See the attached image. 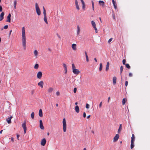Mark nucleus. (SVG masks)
<instances>
[{"label": "nucleus", "mask_w": 150, "mask_h": 150, "mask_svg": "<svg viewBox=\"0 0 150 150\" xmlns=\"http://www.w3.org/2000/svg\"><path fill=\"white\" fill-rule=\"evenodd\" d=\"M117 78L116 77L114 76L113 77L112 81L113 84L115 85L116 83Z\"/></svg>", "instance_id": "obj_16"}, {"label": "nucleus", "mask_w": 150, "mask_h": 150, "mask_svg": "<svg viewBox=\"0 0 150 150\" xmlns=\"http://www.w3.org/2000/svg\"><path fill=\"white\" fill-rule=\"evenodd\" d=\"M103 68V66L102 64L101 63H100V67L99 69V70L100 71H101L102 69Z\"/></svg>", "instance_id": "obj_28"}, {"label": "nucleus", "mask_w": 150, "mask_h": 150, "mask_svg": "<svg viewBox=\"0 0 150 150\" xmlns=\"http://www.w3.org/2000/svg\"><path fill=\"white\" fill-rule=\"evenodd\" d=\"M4 13L3 12H2L1 13L0 16V21H1L4 18Z\"/></svg>", "instance_id": "obj_17"}, {"label": "nucleus", "mask_w": 150, "mask_h": 150, "mask_svg": "<svg viewBox=\"0 0 150 150\" xmlns=\"http://www.w3.org/2000/svg\"><path fill=\"white\" fill-rule=\"evenodd\" d=\"M86 61L87 62H88L89 61V59H88V57H86Z\"/></svg>", "instance_id": "obj_50"}, {"label": "nucleus", "mask_w": 150, "mask_h": 150, "mask_svg": "<svg viewBox=\"0 0 150 150\" xmlns=\"http://www.w3.org/2000/svg\"><path fill=\"white\" fill-rule=\"evenodd\" d=\"M26 34L25 30V28L23 27L22 28V41L23 46L25 50L26 47Z\"/></svg>", "instance_id": "obj_1"}, {"label": "nucleus", "mask_w": 150, "mask_h": 150, "mask_svg": "<svg viewBox=\"0 0 150 150\" xmlns=\"http://www.w3.org/2000/svg\"><path fill=\"white\" fill-rule=\"evenodd\" d=\"M94 60L96 62H97V59L96 58H94Z\"/></svg>", "instance_id": "obj_63"}, {"label": "nucleus", "mask_w": 150, "mask_h": 150, "mask_svg": "<svg viewBox=\"0 0 150 150\" xmlns=\"http://www.w3.org/2000/svg\"><path fill=\"white\" fill-rule=\"evenodd\" d=\"M112 17L115 20V15L114 14H113L112 15Z\"/></svg>", "instance_id": "obj_58"}, {"label": "nucleus", "mask_w": 150, "mask_h": 150, "mask_svg": "<svg viewBox=\"0 0 150 150\" xmlns=\"http://www.w3.org/2000/svg\"><path fill=\"white\" fill-rule=\"evenodd\" d=\"M76 84L78 85H80L81 84V81L78 79L76 80Z\"/></svg>", "instance_id": "obj_30"}, {"label": "nucleus", "mask_w": 150, "mask_h": 150, "mask_svg": "<svg viewBox=\"0 0 150 150\" xmlns=\"http://www.w3.org/2000/svg\"><path fill=\"white\" fill-rule=\"evenodd\" d=\"M2 11V7L1 6H0V11L1 12Z\"/></svg>", "instance_id": "obj_54"}, {"label": "nucleus", "mask_w": 150, "mask_h": 150, "mask_svg": "<svg viewBox=\"0 0 150 150\" xmlns=\"http://www.w3.org/2000/svg\"><path fill=\"white\" fill-rule=\"evenodd\" d=\"M86 107L87 109H88L89 108V105L88 103H86Z\"/></svg>", "instance_id": "obj_41"}, {"label": "nucleus", "mask_w": 150, "mask_h": 150, "mask_svg": "<svg viewBox=\"0 0 150 150\" xmlns=\"http://www.w3.org/2000/svg\"><path fill=\"white\" fill-rule=\"evenodd\" d=\"M134 140H135V137L134 136V134H132V137H131V142H134Z\"/></svg>", "instance_id": "obj_29"}, {"label": "nucleus", "mask_w": 150, "mask_h": 150, "mask_svg": "<svg viewBox=\"0 0 150 150\" xmlns=\"http://www.w3.org/2000/svg\"><path fill=\"white\" fill-rule=\"evenodd\" d=\"M126 60L125 59H124L123 60H122V63H123V64H124V65H125L126 64H125V63H126Z\"/></svg>", "instance_id": "obj_45"}, {"label": "nucleus", "mask_w": 150, "mask_h": 150, "mask_svg": "<svg viewBox=\"0 0 150 150\" xmlns=\"http://www.w3.org/2000/svg\"><path fill=\"white\" fill-rule=\"evenodd\" d=\"M44 85V83L42 81H41L38 83V85L42 88Z\"/></svg>", "instance_id": "obj_12"}, {"label": "nucleus", "mask_w": 150, "mask_h": 150, "mask_svg": "<svg viewBox=\"0 0 150 150\" xmlns=\"http://www.w3.org/2000/svg\"><path fill=\"white\" fill-rule=\"evenodd\" d=\"M127 101V99L125 98H123L122 101V103L123 105H125V103Z\"/></svg>", "instance_id": "obj_31"}, {"label": "nucleus", "mask_w": 150, "mask_h": 150, "mask_svg": "<svg viewBox=\"0 0 150 150\" xmlns=\"http://www.w3.org/2000/svg\"><path fill=\"white\" fill-rule=\"evenodd\" d=\"M19 134H17V139L18 140H19Z\"/></svg>", "instance_id": "obj_60"}, {"label": "nucleus", "mask_w": 150, "mask_h": 150, "mask_svg": "<svg viewBox=\"0 0 150 150\" xmlns=\"http://www.w3.org/2000/svg\"><path fill=\"white\" fill-rule=\"evenodd\" d=\"M132 74L131 73H130L129 74V76L130 77H132Z\"/></svg>", "instance_id": "obj_53"}, {"label": "nucleus", "mask_w": 150, "mask_h": 150, "mask_svg": "<svg viewBox=\"0 0 150 150\" xmlns=\"http://www.w3.org/2000/svg\"><path fill=\"white\" fill-rule=\"evenodd\" d=\"M102 105V102H101L100 103L99 105V107L100 108H101Z\"/></svg>", "instance_id": "obj_43"}, {"label": "nucleus", "mask_w": 150, "mask_h": 150, "mask_svg": "<svg viewBox=\"0 0 150 150\" xmlns=\"http://www.w3.org/2000/svg\"><path fill=\"white\" fill-rule=\"evenodd\" d=\"M17 4V2L16 1H14V9H16V6Z\"/></svg>", "instance_id": "obj_36"}, {"label": "nucleus", "mask_w": 150, "mask_h": 150, "mask_svg": "<svg viewBox=\"0 0 150 150\" xmlns=\"http://www.w3.org/2000/svg\"><path fill=\"white\" fill-rule=\"evenodd\" d=\"M91 23L92 24V25L93 27L96 26V24L93 21H91Z\"/></svg>", "instance_id": "obj_26"}, {"label": "nucleus", "mask_w": 150, "mask_h": 150, "mask_svg": "<svg viewBox=\"0 0 150 150\" xmlns=\"http://www.w3.org/2000/svg\"><path fill=\"white\" fill-rule=\"evenodd\" d=\"M72 70L74 69H76L75 66L74 64H73L72 65Z\"/></svg>", "instance_id": "obj_39"}, {"label": "nucleus", "mask_w": 150, "mask_h": 150, "mask_svg": "<svg viewBox=\"0 0 150 150\" xmlns=\"http://www.w3.org/2000/svg\"><path fill=\"white\" fill-rule=\"evenodd\" d=\"M35 114L34 112H33L31 115V117L32 119H33L34 117Z\"/></svg>", "instance_id": "obj_32"}, {"label": "nucleus", "mask_w": 150, "mask_h": 150, "mask_svg": "<svg viewBox=\"0 0 150 150\" xmlns=\"http://www.w3.org/2000/svg\"><path fill=\"white\" fill-rule=\"evenodd\" d=\"M82 4V8L83 10H84L85 8V3Z\"/></svg>", "instance_id": "obj_38"}, {"label": "nucleus", "mask_w": 150, "mask_h": 150, "mask_svg": "<svg viewBox=\"0 0 150 150\" xmlns=\"http://www.w3.org/2000/svg\"><path fill=\"white\" fill-rule=\"evenodd\" d=\"M109 62H108L107 63V65L106 67L105 70L106 71H107L109 69Z\"/></svg>", "instance_id": "obj_22"}, {"label": "nucleus", "mask_w": 150, "mask_h": 150, "mask_svg": "<svg viewBox=\"0 0 150 150\" xmlns=\"http://www.w3.org/2000/svg\"><path fill=\"white\" fill-rule=\"evenodd\" d=\"M77 35H79L80 33V29L79 26V25L77 26Z\"/></svg>", "instance_id": "obj_19"}, {"label": "nucleus", "mask_w": 150, "mask_h": 150, "mask_svg": "<svg viewBox=\"0 0 150 150\" xmlns=\"http://www.w3.org/2000/svg\"><path fill=\"white\" fill-rule=\"evenodd\" d=\"M62 126L63 131L64 132H65L67 131V125L65 119L64 118L62 120Z\"/></svg>", "instance_id": "obj_2"}, {"label": "nucleus", "mask_w": 150, "mask_h": 150, "mask_svg": "<svg viewBox=\"0 0 150 150\" xmlns=\"http://www.w3.org/2000/svg\"><path fill=\"white\" fill-rule=\"evenodd\" d=\"M43 13L44 15V16H47L45 10H44V11H43Z\"/></svg>", "instance_id": "obj_40"}, {"label": "nucleus", "mask_w": 150, "mask_h": 150, "mask_svg": "<svg viewBox=\"0 0 150 150\" xmlns=\"http://www.w3.org/2000/svg\"><path fill=\"white\" fill-rule=\"evenodd\" d=\"M26 130L27 129H24V132L25 134L26 132Z\"/></svg>", "instance_id": "obj_55"}, {"label": "nucleus", "mask_w": 150, "mask_h": 150, "mask_svg": "<svg viewBox=\"0 0 150 150\" xmlns=\"http://www.w3.org/2000/svg\"><path fill=\"white\" fill-rule=\"evenodd\" d=\"M112 39H112V38H111L109 39V40H108V43H110L112 41Z\"/></svg>", "instance_id": "obj_44"}, {"label": "nucleus", "mask_w": 150, "mask_h": 150, "mask_svg": "<svg viewBox=\"0 0 150 150\" xmlns=\"http://www.w3.org/2000/svg\"><path fill=\"white\" fill-rule=\"evenodd\" d=\"M42 76V73L41 71H39L38 72L37 74V77L38 79H40Z\"/></svg>", "instance_id": "obj_6"}, {"label": "nucleus", "mask_w": 150, "mask_h": 150, "mask_svg": "<svg viewBox=\"0 0 150 150\" xmlns=\"http://www.w3.org/2000/svg\"><path fill=\"white\" fill-rule=\"evenodd\" d=\"M53 89H54L53 88H52L50 87V88H49V89L48 90V93H51L53 90Z\"/></svg>", "instance_id": "obj_24"}, {"label": "nucleus", "mask_w": 150, "mask_h": 150, "mask_svg": "<svg viewBox=\"0 0 150 150\" xmlns=\"http://www.w3.org/2000/svg\"><path fill=\"white\" fill-rule=\"evenodd\" d=\"M77 88H74V93H76V92Z\"/></svg>", "instance_id": "obj_46"}, {"label": "nucleus", "mask_w": 150, "mask_h": 150, "mask_svg": "<svg viewBox=\"0 0 150 150\" xmlns=\"http://www.w3.org/2000/svg\"><path fill=\"white\" fill-rule=\"evenodd\" d=\"M39 115L40 117H42L43 116L42 111V110L41 109H40L39 110Z\"/></svg>", "instance_id": "obj_18"}, {"label": "nucleus", "mask_w": 150, "mask_h": 150, "mask_svg": "<svg viewBox=\"0 0 150 150\" xmlns=\"http://www.w3.org/2000/svg\"><path fill=\"white\" fill-rule=\"evenodd\" d=\"M125 65L126 67L128 69H129L130 68V66L129 64H125Z\"/></svg>", "instance_id": "obj_37"}, {"label": "nucleus", "mask_w": 150, "mask_h": 150, "mask_svg": "<svg viewBox=\"0 0 150 150\" xmlns=\"http://www.w3.org/2000/svg\"><path fill=\"white\" fill-rule=\"evenodd\" d=\"M44 20L46 24H48V22L47 20V16H44Z\"/></svg>", "instance_id": "obj_25"}, {"label": "nucleus", "mask_w": 150, "mask_h": 150, "mask_svg": "<svg viewBox=\"0 0 150 150\" xmlns=\"http://www.w3.org/2000/svg\"><path fill=\"white\" fill-rule=\"evenodd\" d=\"M71 47L74 50H76V45L75 44H73L71 46Z\"/></svg>", "instance_id": "obj_15"}, {"label": "nucleus", "mask_w": 150, "mask_h": 150, "mask_svg": "<svg viewBox=\"0 0 150 150\" xmlns=\"http://www.w3.org/2000/svg\"><path fill=\"white\" fill-rule=\"evenodd\" d=\"M128 84V82L127 81H126L125 82V85L126 86H127Z\"/></svg>", "instance_id": "obj_49"}, {"label": "nucleus", "mask_w": 150, "mask_h": 150, "mask_svg": "<svg viewBox=\"0 0 150 150\" xmlns=\"http://www.w3.org/2000/svg\"><path fill=\"white\" fill-rule=\"evenodd\" d=\"M33 54L34 55L35 58H38L39 54V52L37 50H34L33 52Z\"/></svg>", "instance_id": "obj_4"}, {"label": "nucleus", "mask_w": 150, "mask_h": 150, "mask_svg": "<svg viewBox=\"0 0 150 150\" xmlns=\"http://www.w3.org/2000/svg\"><path fill=\"white\" fill-rule=\"evenodd\" d=\"M91 3H92V6H94V2L93 1H91Z\"/></svg>", "instance_id": "obj_59"}, {"label": "nucleus", "mask_w": 150, "mask_h": 150, "mask_svg": "<svg viewBox=\"0 0 150 150\" xmlns=\"http://www.w3.org/2000/svg\"><path fill=\"white\" fill-rule=\"evenodd\" d=\"M35 8L36 12L38 15L40 16L41 14V11L37 3L35 4Z\"/></svg>", "instance_id": "obj_3"}, {"label": "nucleus", "mask_w": 150, "mask_h": 150, "mask_svg": "<svg viewBox=\"0 0 150 150\" xmlns=\"http://www.w3.org/2000/svg\"><path fill=\"white\" fill-rule=\"evenodd\" d=\"M119 137V135L118 134H116L115 137H114L113 139V142H116L118 139Z\"/></svg>", "instance_id": "obj_9"}, {"label": "nucleus", "mask_w": 150, "mask_h": 150, "mask_svg": "<svg viewBox=\"0 0 150 150\" xmlns=\"http://www.w3.org/2000/svg\"><path fill=\"white\" fill-rule=\"evenodd\" d=\"M73 72L75 74H79L80 73V71L77 69H75L72 70Z\"/></svg>", "instance_id": "obj_5"}, {"label": "nucleus", "mask_w": 150, "mask_h": 150, "mask_svg": "<svg viewBox=\"0 0 150 150\" xmlns=\"http://www.w3.org/2000/svg\"><path fill=\"white\" fill-rule=\"evenodd\" d=\"M86 113L85 112H84L83 113V117H86Z\"/></svg>", "instance_id": "obj_51"}, {"label": "nucleus", "mask_w": 150, "mask_h": 150, "mask_svg": "<svg viewBox=\"0 0 150 150\" xmlns=\"http://www.w3.org/2000/svg\"><path fill=\"white\" fill-rule=\"evenodd\" d=\"M11 15L10 13L8 15V16L7 17L6 22H11Z\"/></svg>", "instance_id": "obj_14"}, {"label": "nucleus", "mask_w": 150, "mask_h": 150, "mask_svg": "<svg viewBox=\"0 0 150 150\" xmlns=\"http://www.w3.org/2000/svg\"><path fill=\"white\" fill-rule=\"evenodd\" d=\"M113 4V6H114L115 8V9H116L117 8L116 6V3H115L114 4Z\"/></svg>", "instance_id": "obj_42"}, {"label": "nucleus", "mask_w": 150, "mask_h": 150, "mask_svg": "<svg viewBox=\"0 0 150 150\" xmlns=\"http://www.w3.org/2000/svg\"><path fill=\"white\" fill-rule=\"evenodd\" d=\"M75 5L76 8L77 10H79L80 9V8L78 4V2L77 0H75Z\"/></svg>", "instance_id": "obj_8"}, {"label": "nucleus", "mask_w": 150, "mask_h": 150, "mask_svg": "<svg viewBox=\"0 0 150 150\" xmlns=\"http://www.w3.org/2000/svg\"><path fill=\"white\" fill-rule=\"evenodd\" d=\"M64 70V71H65V74H66L67 73V69H65Z\"/></svg>", "instance_id": "obj_56"}, {"label": "nucleus", "mask_w": 150, "mask_h": 150, "mask_svg": "<svg viewBox=\"0 0 150 150\" xmlns=\"http://www.w3.org/2000/svg\"><path fill=\"white\" fill-rule=\"evenodd\" d=\"M134 142H131V149H132L134 147Z\"/></svg>", "instance_id": "obj_35"}, {"label": "nucleus", "mask_w": 150, "mask_h": 150, "mask_svg": "<svg viewBox=\"0 0 150 150\" xmlns=\"http://www.w3.org/2000/svg\"><path fill=\"white\" fill-rule=\"evenodd\" d=\"M12 118V116H11L6 119V121L8 124H10L11 123V119Z\"/></svg>", "instance_id": "obj_11"}, {"label": "nucleus", "mask_w": 150, "mask_h": 150, "mask_svg": "<svg viewBox=\"0 0 150 150\" xmlns=\"http://www.w3.org/2000/svg\"><path fill=\"white\" fill-rule=\"evenodd\" d=\"M85 54L86 57H88V56L87 55V52L86 51L85 52Z\"/></svg>", "instance_id": "obj_52"}, {"label": "nucleus", "mask_w": 150, "mask_h": 150, "mask_svg": "<svg viewBox=\"0 0 150 150\" xmlns=\"http://www.w3.org/2000/svg\"><path fill=\"white\" fill-rule=\"evenodd\" d=\"M92 9L93 11H94V6H92Z\"/></svg>", "instance_id": "obj_62"}, {"label": "nucleus", "mask_w": 150, "mask_h": 150, "mask_svg": "<svg viewBox=\"0 0 150 150\" xmlns=\"http://www.w3.org/2000/svg\"><path fill=\"white\" fill-rule=\"evenodd\" d=\"M99 5L102 6L103 7H104L105 6L104 2L103 1H99Z\"/></svg>", "instance_id": "obj_13"}, {"label": "nucleus", "mask_w": 150, "mask_h": 150, "mask_svg": "<svg viewBox=\"0 0 150 150\" xmlns=\"http://www.w3.org/2000/svg\"><path fill=\"white\" fill-rule=\"evenodd\" d=\"M26 123V122L25 121L22 124V127L23 128V129H27Z\"/></svg>", "instance_id": "obj_20"}, {"label": "nucleus", "mask_w": 150, "mask_h": 150, "mask_svg": "<svg viewBox=\"0 0 150 150\" xmlns=\"http://www.w3.org/2000/svg\"><path fill=\"white\" fill-rule=\"evenodd\" d=\"M122 124H121L120 125V126L119 127V129L118 130V133H119L122 130Z\"/></svg>", "instance_id": "obj_23"}, {"label": "nucleus", "mask_w": 150, "mask_h": 150, "mask_svg": "<svg viewBox=\"0 0 150 150\" xmlns=\"http://www.w3.org/2000/svg\"><path fill=\"white\" fill-rule=\"evenodd\" d=\"M63 66L64 69V70L65 69H67V65L65 64H63Z\"/></svg>", "instance_id": "obj_34"}, {"label": "nucleus", "mask_w": 150, "mask_h": 150, "mask_svg": "<svg viewBox=\"0 0 150 150\" xmlns=\"http://www.w3.org/2000/svg\"><path fill=\"white\" fill-rule=\"evenodd\" d=\"M81 0V2L82 4L84 3V2L83 1V0Z\"/></svg>", "instance_id": "obj_61"}, {"label": "nucleus", "mask_w": 150, "mask_h": 150, "mask_svg": "<svg viewBox=\"0 0 150 150\" xmlns=\"http://www.w3.org/2000/svg\"><path fill=\"white\" fill-rule=\"evenodd\" d=\"M90 116H91L90 115H88L87 117V119L89 118L90 117Z\"/></svg>", "instance_id": "obj_64"}, {"label": "nucleus", "mask_w": 150, "mask_h": 150, "mask_svg": "<svg viewBox=\"0 0 150 150\" xmlns=\"http://www.w3.org/2000/svg\"><path fill=\"white\" fill-rule=\"evenodd\" d=\"M75 110L76 112L77 113H79V106L78 105H76L75 108Z\"/></svg>", "instance_id": "obj_21"}, {"label": "nucleus", "mask_w": 150, "mask_h": 150, "mask_svg": "<svg viewBox=\"0 0 150 150\" xmlns=\"http://www.w3.org/2000/svg\"><path fill=\"white\" fill-rule=\"evenodd\" d=\"M56 94L57 96H59L60 95V93L59 91H57L56 93Z\"/></svg>", "instance_id": "obj_48"}, {"label": "nucleus", "mask_w": 150, "mask_h": 150, "mask_svg": "<svg viewBox=\"0 0 150 150\" xmlns=\"http://www.w3.org/2000/svg\"><path fill=\"white\" fill-rule=\"evenodd\" d=\"M39 68V65L38 64H35L34 66V68L35 69H37Z\"/></svg>", "instance_id": "obj_27"}, {"label": "nucleus", "mask_w": 150, "mask_h": 150, "mask_svg": "<svg viewBox=\"0 0 150 150\" xmlns=\"http://www.w3.org/2000/svg\"><path fill=\"white\" fill-rule=\"evenodd\" d=\"M110 99V97H109L108 98V103H109V102Z\"/></svg>", "instance_id": "obj_57"}, {"label": "nucleus", "mask_w": 150, "mask_h": 150, "mask_svg": "<svg viewBox=\"0 0 150 150\" xmlns=\"http://www.w3.org/2000/svg\"><path fill=\"white\" fill-rule=\"evenodd\" d=\"M123 69V67L122 66H121L120 68V74L121 75Z\"/></svg>", "instance_id": "obj_33"}, {"label": "nucleus", "mask_w": 150, "mask_h": 150, "mask_svg": "<svg viewBox=\"0 0 150 150\" xmlns=\"http://www.w3.org/2000/svg\"><path fill=\"white\" fill-rule=\"evenodd\" d=\"M8 25H6L4 27V28L5 29H7L8 28Z\"/></svg>", "instance_id": "obj_47"}, {"label": "nucleus", "mask_w": 150, "mask_h": 150, "mask_svg": "<svg viewBox=\"0 0 150 150\" xmlns=\"http://www.w3.org/2000/svg\"><path fill=\"white\" fill-rule=\"evenodd\" d=\"M46 140L45 138L42 139L41 141V145L42 146H44L46 143Z\"/></svg>", "instance_id": "obj_7"}, {"label": "nucleus", "mask_w": 150, "mask_h": 150, "mask_svg": "<svg viewBox=\"0 0 150 150\" xmlns=\"http://www.w3.org/2000/svg\"><path fill=\"white\" fill-rule=\"evenodd\" d=\"M40 127L42 129H44V127L43 125L42 121L41 120H40Z\"/></svg>", "instance_id": "obj_10"}]
</instances>
